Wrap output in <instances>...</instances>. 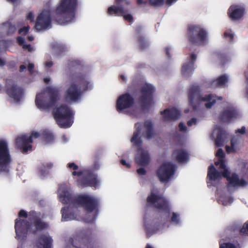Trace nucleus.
Wrapping results in <instances>:
<instances>
[{
	"label": "nucleus",
	"mask_w": 248,
	"mask_h": 248,
	"mask_svg": "<svg viewBox=\"0 0 248 248\" xmlns=\"http://www.w3.org/2000/svg\"><path fill=\"white\" fill-rule=\"evenodd\" d=\"M246 132V128L245 126H242L241 128L238 129L236 130L235 133H239L241 134H244Z\"/></svg>",
	"instance_id": "052dcab7"
},
{
	"label": "nucleus",
	"mask_w": 248,
	"mask_h": 248,
	"mask_svg": "<svg viewBox=\"0 0 248 248\" xmlns=\"http://www.w3.org/2000/svg\"><path fill=\"white\" fill-rule=\"evenodd\" d=\"M135 104V98L129 93L121 95L116 101V108L120 112L125 109L130 108Z\"/></svg>",
	"instance_id": "a211bd4d"
},
{
	"label": "nucleus",
	"mask_w": 248,
	"mask_h": 248,
	"mask_svg": "<svg viewBox=\"0 0 248 248\" xmlns=\"http://www.w3.org/2000/svg\"><path fill=\"white\" fill-rule=\"evenodd\" d=\"M92 231L90 229H84L69 239V243L76 248H93V243L90 241Z\"/></svg>",
	"instance_id": "9d476101"
},
{
	"label": "nucleus",
	"mask_w": 248,
	"mask_h": 248,
	"mask_svg": "<svg viewBox=\"0 0 248 248\" xmlns=\"http://www.w3.org/2000/svg\"><path fill=\"white\" fill-rule=\"evenodd\" d=\"M68 167L71 170H73L75 171L78 170V167L77 165H76L75 163H69L68 164Z\"/></svg>",
	"instance_id": "09e8293b"
},
{
	"label": "nucleus",
	"mask_w": 248,
	"mask_h": 248,
	"mask_svg": "<svg viewBox=\"0 0 248 248\" xmlns=\"http://www.w3.org/2000/svg\"><path fill=\"white\" fill-rule=\"evenodd\" d=\"M207 177L211 181H216L221 179V173L217 171L215 167L211 165L208 167Z\"/></svg>",
	"instance_id": "473e14b6"
},
{
	"label": "nucleus",
	"mask_w": 248,
	"mask_h": 248,
	"mask_svg": "<svg viewBox=\"0 0 248 248\" xmlns=\"http://www.w3.org/2000/svg\"><path fill=\"white\" fill-rule=\"evenodd\" d=\"M136 39L139 44V49L140 50H143L149 46L150 43L144 36H139Z\"/></svg>",
	"instance_id": "c9c22d12"
},
{
	"label": "nucleus",
	"mask_w": 248,
	"mask_h": 248,
	"mask_svg": "<svg viewBox=\"0 0 248 248\" xmlns=\"http://www.w3.org/2000/svg\"><path fill=\"white\" fill-rule=\"evenodd\" d=\"M46 92L49 94V101L47 102L44 98V94L38 93L35 98V104L40 109H47L54 107L60 99L59 90L56 88L48 86Z\"/></svg>",
	"instance_id": "0eeeda50"
},
{
	"label": "nucleus",
	"mask_w": 248,
	"mask_h": 248,
	"mask_svg": "<svg viewBox=\"0 0 248 248\" xmlns=\"http://www.w3.org/2000/svg\"><path fill=\"white\" fill-rule=\"evenodd\" d=\"M151 6H161L164 4V0H149Z\"/></svg>",
	"instance_id": "79ce46f5"
},
{
	"label": "nucleus",
	"mask_w": 248,
	"mask_h": 248,
	"mask_svg": "<svg viewBox=\"0 0 248 248\" xmlns=\"http://www.w3.org/2000/svg\"><path fill=\"white\" fill-rule=\"evenodd\" d=\"M219 248H237V247L233 244L231 243H225L220 244Z\"/></svg>",
	"instance_id": "a18cd8bd"
},
{
	"label": "nucleus",
	"mask_w": 248,
	"mask_h": 248,
	"mask_svg": "<svg viewBox=\"0 0 248 248\" xmlns=\"http://www.w3.org/2000/svg\"><path fill=\"white\" fill-rule=\"evenodd\" d=\"M62 220L68 221L76 218V216L73 212L70 210L69 206L64 207L61 210Z\"/></svg>",
	"instance_id": "72a5a7b5"
},
{
	"label": "nucleus",
	"mask_w": 248,
	"mask_h": 248,
	"mask_svg": "<svg viewBox=\"0 0 248 248\" xmlns=\"http://www.w3.org/2000/svg\"><path fill=\"white\" fill-rule=\"evenodd\" d=\"M16 29L15 27L11 25L9 26V30L8 31V34H9L14 33L16 31Z\"/></svg>",
	"instance_id": "4d7b16f0"
},
{
	"label": "nucleus",
	"mask_w": 248,
	"mask_h": 248,
	"mask_svg": "<svg viewBox=\"0 0 248 248\" xmlns=\"http://www.w3.org/2000/svg\"><path fill=\"white\" fill-rule=\"evenodd\" d=\"M51 17L49 10L44 9L37 16L34 28L37 31L46 30L51 27Z\"/></svg>",
	"instance_id": "2eb2a0df"
},
{
	"label": "nucleus",
	"mask_w": 248,
	"mask_h": 248,
	"mask_svg": "<svg viewBox=\"0 0 248 248\" xmlns=\"http://www.w3.org/2000/svg\"><path fill=\"white\" fill-rule=\"evenodd\" d=\"M231 148L229 146H227L226 148V151L228 153H229L231 151V149H233V147H234V143H233L232 141H231Z\"/></svg>",
	"instance_id": "0e129e2a"
},
{
	"label": "nucleus",
	"mask_w": 248,
	"mask_h": 248,
	"mask_svg": "<svg viewBox=\"0 0 248 248\" xmlns=\"http://www.w3.org/2000/svg\"><path fill=\"white\" fill-rule=\"evenodd\" d=\"M135 127L136 129L131 139V142L138 149V150L140 151L141 149L142 145V141L139 137L141 133V124L139 123H136L135 124Z\"/></svg>",
	"instance_id": "4be33fe9"
},
{
	"label": "nucleus",
	"mask_w": 248,
	"mask_h": 248,
	"mask_svg": "<svg viewBox=\"0 0 248 248\" xmlns=\"http://www.w3.org/2000/svg\"><path fill=\"white\" fill-rule=\"evenodd\" d=\"M238 113L237 109L233 107H228L220 114V119L224 122H230L232 119L236 118Z\"/></svg>",
	"instance_id": "b1692460"
},
{
	"label": "nucleus",
	"mask_w": 248,
	"mask_h": 248,
	"mask_svg": "<svg viewBox=\"0 0 248 248\" xmlns=\"http://www.w3.org/2000/svg\"><path fill=\"white\" fill-rule=\"evenodd\" d=\"M143 127L145 129V132L143 133L144 137L150 140L154 138L155 132L153 128V124L151 121L147 120L144 122Z\"/></svg>",
	"instance_id": "cd10ccee"
},
{
	"label": "nucleus",
	"mask_w": 248,
	"mask_h": 248,
	"mask_svg": "<svg viewBox=\"0 0 248 248\" xmlns=\"http://www.w3.org/2000/svg\"><path fill=\"white\" fill-rule=\"evenodd\" d=\"M34 67V65L32 63H30L28 66V69L30 73H31L33 72Z\"/></svg>",
	"instance_id": "680f3d73"
},
{
	"label": "nucleus",
	"mask_w": 248,
	"mask_h": 248,
	"mask_svg": "<svg viewBox=\"0 0 248 248\" xmlns=\"http://www.w3.org/2000/svg\"><path fill=\"white\" fill-rule=\"evenodd\" d=\"M143 28L141 25H138L135 28V32L136 38L139 36H144L142 34Z\"/></svg>",
	"instance_id": "ea45409f"
},
{
	"label": "nucleus",
	"mask_w": 248,
	"mask_h": 248,
	"mask_svg": "<svg viewBox=\"0 0 248 248\" xmlns=\"http://www.w3.org/2000/svg\"><path fill=\"white\" fill-rule=\"evenodd\" d=\"M5 93L16 101H19L23 93V90L16 84L13 80L7 79L5 85Z\"/></svg>",
	"instance_id": "dca6fc26"
},
{
	"label": "nucleus",
	"mask_w": 248,
	"mask_h": 248,
	"mask_svg": "<svg viewBox=\"0 0 248 248\" xmlns=\"http://www.w3.org/2000/svg\"><path fill=\"white\" fill-rule=\"evenodd\" d=\"M137 172L139 174L141 175H144L146 173V171L143 168H140L137 169Z\"/></svg>",
	"instance_id": "864d4df0"
},
{
	"label": "nucleus",
	"mask_w": 248,
	"mask_h": 248,
	"mask_svg": "<svg viewBox=\"0 0 248 248\" xmlns=\"http://www.w3.org/2000/svg\"><path fill=\"white\" fill-rule=\"evenodd\" d=\"M147 203L155 208L164 211L168 218L170 214V208L168 201L163 196L152 192L147 198Z\"/></svg>",
	"instance_id": "f8f14e48"
},
{
	"label": "nucleus",
	"mask_w": 248,
	"mask_h": 248,
	"mask_svg": "<svg viewBox=\"0 0 248 248\" xmlns=\"http://www.w3.org/2000/svg\"><path fill=\"white\" fill-rule=\"evenodd\" d=\"M224 37L225 38H229L230 42H232L233 40V34L232 32L231 31H227L224 33Z\"/></svg>",
	"instance_id": "c03bdc74"
},
{
	"label": "nucleus",
	"mask_w": 248,
	"mask_h": 248,
	"mask_svg": "<svg viewBox=\"0 0 248 248\" xmlns=\"http://www.w3.org/2000/svg\"><path fill=\"white\" fill-rule=\"evenodd\" d=\"M27 19L30 20L31 22H34V16L33 12H30L28 14Z\"/></svg>",
	"instance_id": "8fccbe9b"
},
{
	"label": "nucleus",
	"mask_w": 248,
	"mask_h": 248,
	"mask_svg": "<svg viewBox=\"0 0 248 248\" xmlns=\"http://www.w3.org/2000/svg\"><path fill=\"white\" fill-rule=\"evenodd\" d=\"M17 41L18 44L20 46L24 45L25 39L24 38L19 36L17 38Z\"/></svg>",
	"instance_id": "6e6d98bb"
},
{
	"label": "nucleus",
	"mask_w": 248,
	"mask_h": 248,
	"mask_svg": "<svg viewBox=\"0 0 248 248\" xmlns=\"http://www.w3.org/2000/svg\"><path fill=\"white\" fill-rule=\"evenodd\" d=\"M218 58L219 59H221L223 60H225L226 59V56L224 54H218Z\"/></svg>",
	"instance_id": "774afa93"
},
{
	"label": "nucleus",
	"mask_w": 248,
	"mask_h": 248,
	"mask_svg": "<svg viewBox=\"0 0 248 248\" xmlns=\"http://www.w3.org/2000/svg\"><path fill=\"white\" fill-rule=\"evenodd\" d=\"M39 136V133L35 132V131H32L30 135H28V137H31V139L32 140L33 138H37Z\"/></svg>",
	"instance_id": "13d9d810"
},
{
	"label": "nucleus",
	"mask_w": 248,
	"mask_h": 248,
	"mask_svg": "<svg viewBox=\"0 0 248 248\" xmlns=\"http://www.w3.org/2000/svg\"><path fill=\"white\" fill-rule=\"evenodd\" d=\"M172 158L179 163L188 161L189 155L187 151L183 149H177L173 151L171 154Z\"/></svg>",
	"instance_id": "5701e85b"
},
{
	"label": "nucleus",
	"mask_w": 248,
	"mask_h": 248,
	"mask_svg": "<svg viewBox=\"0 0 248 248\" xmlns=\"http://www.w3.org/2000/svg\"><path fill=\"white\" fill-rule=\"evenodd\" d=\"M53 65V62L51 61L47 62L45 63V66L47 67H51Z\"/></svg>",
	"instance_id": "338daca9"
},
{
	"label": "nucleus",
	"mask_w": 248,
	"mask_h": 248,
	"mask_svg": "<svg viewBox=\"0 0 248 248\" xmlns=\"http://www.w3.org/2000/svg\"><path fill=\"white\" fill-rule=\"evenodd\" d=\"M122 16L124 17V20L129 22L130 23H132L133 22V17L130 14L125 15V14H124V16Z\"/></svg>",
	"instance_id": "de8ad7c7"
},
{
	"label": "nucleus",
	"mask_w": 248,
	"mask_h": 248,
	"mask_svg": "<svg viewBox=\"0 0 248 248\" xmlns=\"http://www.w3.org/2000/svg\"><path fill=\"white\" fill-rule=\"evenodd\" d=\"M42 138L44 141L47 143L53 141L54 137L52 133L48 130H44L42 133Z\"/></svg>",
	"instance_id": "4c0bfd02"
},
{
	"label": "nucleus",
	"mask_w": 248,
	"mask_h": 248,
	"mask_svg": "<svg viewBox=\"0 0 248 248\" xmlns=\"http://www.w3.org/2000/svg\"><path fill=\"white\" fill-rule=\"evenodd\" d=\"M196 123H197V119L196 118H193L187 122V124L188 126H191L193 124H196Z\"/></svg>",
	"instance_id": "5fc2aeb1"
},
{
	"label": "nucleus",
	"mask_w": 248,
	"mask_h": 248,
	"mask_svg": "<svg viewBox=\"0 0 248 248\" xmlns=\"http://www.w3.org/2000/svg\"><path fill=\"white\" fill-rule=\"evenodd\" d=\"M53 115L57 124L61 127H70L74 122V113L66 105H61L53 111Z\"/></svg>",
	"instance_id": "423d86ee"
},
{
	"label": "nucleus",
	"mask_w": 248,
	"mask_h": 248,
	"mask_svg": "<svg viewBox=\"0 0 248 248\" xmlns=\"http://www.w3.org/2000/svg\"><path fill=\"white\" fill-rule=\"evenodd\" d=\"M23 48L24 49H27L28 50V51H29V52L31 51L32 50V48L30 44H28V45L24 44V45H23Z\"/></svg>",
	"instance_id": "bf43d9fd"
},
{
	"label": "nucleus",
	"mask_w": 248,
	"mask_h": 248,
	"mask_svg": "<svg viewBox=\"0 0 248 248\" xmlns=\"http://www.w3.org/2000/svg\"><path fill=\"white\" fill-rule=\"evenodd\" d=\"M216 155L218 157V161L222 160L223 161H225L224 160V158L225 157V154L222 149H218L216 153Z\"/></svg>",
	"instance_id": "37998d69"
},
{
	"label": "nucleus",
	"mask_w": 248,
	"mask_h": 248,
	"mask_svg": "<svg viewBox=\"0 0 248 248\" xmlns=\"http://www.w3.org/2000/svg\"><path fill=\"white\" fill-rule=\"evenodd\" d=\"M73 176H82L78 179L77 184L78 186L82 187H96L99 181L97 179V175L92 170H85L83 171H74L72 173Z\"/></svg>",
	"instance_id": "9b49d317"
},
{
	"label": "nucleus",
	"mask_w": 248,
	"mask_h": 248,
	"mask_svg": "<svg viewBox=\"0 0 248 248\" xmlns=\"http://www.w3.org/2000/svg\"><path fill=\"white\" fill-rule=\"evenodd\" d=\"M30 28L29 26L24 27L19 30L18 33L19 34L22 33L24 35H26V34L28 33V32L30 30Z\"/></svg>",
	"instance_id": "49530a36"
},
{
	"label": "nucleus",
	"mask_w": 248,
	"mask_h": 248,
	"mask_svg": "<svg viewBox=\"0 0 248 248\" xmlns=\"http://www.w3.org/2000/svg\"><path fill=\"white\" fill-rule=\"evenodd\" d=\"M227 181L228 182V187H244L248 184V183L244 179H239L238 175L236 173H232Z\"/></svg>",
	"instance_id": "a878e982"
},
{
	"label": "nucleus",
	"mask_w": 248,
	"mask_h": 248,
	"mask_svg": "<svg viewBox=\"0 0 248 248\" xmlns=\"http://www.w3.org/2000/svg\"><path fill=\"white\" fill-rule=\"evenodd\" d=\"M77 204L83 208L87 213L95 212V215L91 222H93L98 214L99 201L98 199L88 194L77 195Z\"/></svg>",
	"instance_id": "1a4fd4ad"
},
{
	"label": "nucleus",
	"mask_w": 248,
	"mask_h": 248,
	"mask_svg": "<svg viewBox=\"0 0 248 248\" xmlns=\"http://www.w3.org/2000/svg\"><path fill=\"white\" fill-rule=\"evenodd\" d=\"M52 238L48 236L41 235L38 239V248H51Z\"/></svg>",
	"instance_id": "7c9ffc66"
},
{
	"label": "nucleus",
	"mask_w": 248,
	"mask_h": 248,
	"mask_svg": "<svg viewBox=\"0 0 248 248\" xmlns=\"http://www.w3.org/2000/svg\"><path fill=\"white\" fill-rule=\"evenodd\" d=\"M217 137L215 140V144L217 147L223 146L224 139L226 138L227 133L225 130L218 128L217 129Z\"/></svg>",
	"instance_id": "2f4dec72"
},
{
	"label": "nucleus",
	"mask_w": 248,
	"mask_h": 248,
	"mask_svg": "<svg viewBox=\"0 0 248 248\" xmlns=\"http://www.w3.org/2000/svg\"><path fill=\"white\" fill-rule=\"evenodd\" d=\"M207 32L199 25H189L187 38L188 41L196 46H204L207 42Z\"/></svg>",
	"instance_id": "6e6552de"
},
{
	"label": "nucleus",
	"mask_w": 248,
	"mask_h": 248,
	"mask_svg": "<svg viewBox=\"0 0 248 248\" xmlns=\"http://www.w3.org/2000/svg\"><path fill=\"white\" fill-rule=\"evenodd\" d=\"M160 224L152 222L150 224L145 225V230L147 237H150L153 234L156 233L160 229Z\"/></svg>",
	"instance_id": "c85d7f7f"
},
{
	"label": "nucleus",
	"mask_w": 248,
	"mask_h": 248,
	"mask_svg": "<svg viewBox=\"0 0 248 248\" xmlns=\"http://www.w3.org/2000/svg\"><path fill=\"white\" fill-rule=\"evenodd\" d=\"M246 231L248 232V221L245 223L244 227L240 230L241 233H245Z\"/></svg>",
	"instance_id": "3c124183"
},
{
	"label": "nucleus",
	"mask_w": 248,
	"mask_h": 248,
	"mask_svg": "<svg viewBox=\"0 0 248 248\" xmlns=\"http://www.w3.org/2000/svg\"><path fill=\"white\" fill-rule=\"evenodd\" d=\"M228 81V77L226 75H223L218 77L216 80L212 82L213 85L217 87H222Z\"/></svg>",
	"instance_id": "e433bc0d"
},
{
	"label": "nucleus",
	"mask_w": 248,
	"mask_h": 248,
	"mask_svg": "<svg viewBox=\"0 0 248 248\" xmlns=\"http://www.w3.org/2000/svg\"><path fill=\"white\" fill-rule=\"evenodd\" d=\"M161 114L164 116L165 121H174L180 117V112L176 108H167L161 111Z\"/></svg>",
	"instance_id": "bb28decb"
},
{
	"label": "nucleus",
	"mask_w": 248,
	"mask_h": 248,
	"mask_svg": "<svg viewBox=\"0 0 248 248\" xmlns=\"http://www.w3.org/2000/svg\"><path fill=\"white\" fill-rule=\"evenodd\" d=\"M74 82L65 92L64 100L67 103H76L80 99L83 92L91 89L90 82L86 74L77 70L71 76Z\"/></svg>",
	"instance_id": "f03ea898"
},
{
	"label": "nucleus",
	"mask_w": 248,
	"mask_h": 248,
	"mask_svg": "<svg viewBox=\"0 0 248 248\" xmlns=\"http://www.w3.org/2000/svg\"><path fill=\"white\" fill-rule=\"evenodd\" d=\"M189 105L196 111L199 109L202 102H206L205 106L210 108L216 103L217 100H222L221 96L217 97L212 94H208L202 96V91L200 87L196 84H193L189 87L187 93Z\"/></svg>",
	"instance_id": "39448f33"
},
{
	"label": "nucleus",
	"mask_w": 248,
	"mask_h": 248,
	"mask_svg": "<svg viewBox=\"0 0 248 248\" xmlns=\"http://www.w3.org/2000/svg\"><path fill=\"white\" fill-rule=\"evenodd\" d=\"M60 193L59 195L60 201L63 204L71 203L72 204H77L76 199L77 196H75L71 190L67 188H60Z\"/></svg>",
	"instance_id": "aec40b11"
},
{
	"label": "nucleus",
	"mask_w": 248,
	"mask_h": 248,
	"mask_svg": "<svg viewBox=\"0 0 248 248\" xmlns=\"http://www.w3.org/2000/svg\"><path fill=\"white\" fill-rule=\"evenodd\" d=\"M53 47L58 51L59 54L65 52L66 50V47L64 45L61 44H57L54 46Z\"/></svg>",
	"instance_id": "58836bf2"
},
{
	"label": "nucleus",
	"mask_w": 248,
	"mask_h": 248,
	"mask_svg": "<svg viewBox=\"0 0 248 248\" xmlns=\"http://www.w3.org/2000/svg\"><path fill=\"white\" fill-rule=\"evenodd\" d=\"M175 172V166L171 162L163 163L157 169L156 176L162 183L168 182Z\"/></svg>",
	"instance_id": "4468645a"
},
{
	"label": "nucleus",
	"mask_w": 248,
	"mask_h": 248,
	"mask_svg": "<svg viewBox=\"0 0 248 248\" xmlns=\"http://www.w3.org/2000/svg\"><path fill=\"white\" fill-rule=\"evenodd\" d=\"M165 52L167 56H168V58L170 59L171 58V55L170 53V48L168 47L165 48Z\"/></svg>",
	"instance_id": "69168bd1"
},
{
	"label": "nucleus",
	"mask_w": 248,
	"mask_h": 248,
	"mask_svg": "<svg viewBox=\"0 0 248 248\" xmlns=\"http://www.w3.org/2000/svg\"><path fill=\"white\" fill-rule=\"evenodd\" d=\"M78 6V0H60L52 15V20L60 25L71 22Z\"/></svg>",
	"instance_id": "20e7f679"
},
{
	"label": "nucleus",
	"mask_w": 248,
	"mask_h": 248,
	"mask_svg": "<svg viewBox=\"0 0 248 248\" xmlns=\"http://www.w3.org/2000/svg\"><path fill=\"white\" fill-rule=\"evenodd\" d=\"M135 161L138 165L141 167L147 166L150 161V157L147 152L142 151L140 155L135 158Z\"/></svg>",
	"instance_id": "c756f323"
},
{
	"label": "nucleus",
	"mask_w": 248,
	"mask_h": 248,
	"mask_svg": "<svg viewBox=\"0 0 248 248\" xmlns=\"http://www.w3.org/2000/svg\"><path fill=\"white\" fill-rule=\"evenodd\" d=\"M245 11V9L244 7L238 5H233L231 6L229 8L228 15L232 20H238L243 16Z\"/></svg>",
	"instance_id": "412c9836"
},
{
	"label": "nucleus",
	"mask_w": 248,
	"mask_h": 248,
	"mask_svg": "<svg viewBox=\"0 0 248 248\" xmlns=\"http://www.w3.org/2000/svg\"><path fill=\"white\" fill-rule=\"evenodd\" d=\"M179 130L181 132H184L186 130V127L183 123H180L179 124Z\"/></svg>",
	"instance_id": "603ef678"
},
{
	"label": "nucleus",
	"mask_w": 248,
	"mask_h": 248,
	"mask_svg": "<svg viewBox=\"0 0 248 248\" xmlns=\"http://www.w3.org/2000/svg\"><path fill=\"white\" fill-rule=\"evenodd\" d=\"M170 220L172 223L175 224H179L180 222L179 215L176 213L173 212L172 213Z\"/></svg>",
	"instance_id": "a19ab883"
},
{
	"label": "nucleus",
	"mask_w": 248,
	"mask_h": 248,
	"mask_svg": "<svg viewBox=\"0 0 248 248\" xmlns=\"http://www.w3.org/2000/svg\"><path fill=\"white\" fill-rule=\"evenodd\" d=\"M12 162L8 143L4 140H0V173H8Z\"/></svg>",
	"instance_id": "ddd939ff"
},
{
	"label": "nucleus",
	"mask_w": 248,
	"mask_h": 248,
	"mask_svg": "<svg viewBox=\"0 0 248 248\" xmlns=\"http://www.w3.org/2000/svg\"><path fill=\"white\" fill-rule=\"evenodd\" d=\"M120 162L123 165L125 166L126 168H130V164L129 163H127L125 160L121 159L120 160Z\"/></svg>",
	"instance_id": "e2e57ef3"
},
{
	"label": "nucleus",
	"mask_w": 248,
	"mask_h": 248,
	"mask_svg": "<svg viewBox=\"0 0 248 248\" xmlns=\"http://www.w3.org/2000/svg\"><path fill=\"white\" fill-rule=\"evenodd\" d=\"M33 140L28 135L24 134L18 136L16 140V147L24 154L32 150L31 143Z\"/></svg>",
	"instance_id": "6ab92c4d"
},
{
	"label": "nucleus",
	"mask_w": 248,
	"mask_h": 248,
	"mask_svg": "<svg viewBox=\"0 0 248 248\" xmlns=\"http://www.w3.org/2000/svg\"><path fill=\"white\" fill-rule=\"evenodd\" d=\"M45 215L40 212L31 210L27 212L23 209L18 213V218L15 219V229L18 238L26 237L27 233L36 234L48 228V223L44 221Z\"/></svg>",
	"instance_id": "f257e3e1"
},
{
	"label": "nucleus",
	"mask_w": 248,
	"mask_h": 248,
	"mask_svg": "<svg viewBox=\"0 0 248 248\" xmlns=\"http://www.w3.org/2000/svg\"><path fill=\"white\" fill-rule=\"evenodd\" d=\"M128 90L133 94L139 92L138 103L142 110L144 111L150 108L153 102L155 92V88L152 84L146 83L143 84L141 81L135 79L128 86Z\"/></svg>",
	"instance_id": "7ed1b4c3"
},
{
	"label": "nucleus",
	"mask_w": 248,
	"mask_h": 248,
	"mask_svg": "<svg viewBox=\"0 0 248 248\" xmlns=\"http://www.w3.org/2000/svg\"><path fill=\"white\" fill-rule=\"evenodd\" d=\"M115 3L116 5H112L108 8L107 13L108 15L122 16L128 12V10L124 6L130 4L129 0H115Z\"/></svg>",
	"instance_id": "f3484780"
},
{
	"label": "nucleus",
	"mask_w": 248,
	"mask_h": 248,
	"mask_svg": "<svg viewBox=\"0 0 248 248\" xmlns=\"http://www.w3.org/2000/svg\"><path fill=\"white\" fill-rule=\"evenodd\" d=\"M191 61L185 63L182 67V74L184 77L190 76L194 69V62L197 59V55L194 53L190 55Z\"/></svg>",
	"instance_id": "393cba45"
},
{
	"label": "nucleus",
	"mask_w": 248,
	"mask_h": 248,
	"mask_svg": "<svg viewBox=\"0 0 248 248\" xmlns=\"http://www.w3.org/2000/svg\"><path fill=\"white\" fill-rule=\"evenodd\" d=\"M215 164L217 166H219V169L223 170L222 172H220L221 173V177H224L226 178L227 180H228L231 176L230 175L229 171L226 168L225 161L220 160L219 161L215 162Z\"/></svg>",
	"instance_id": "f704fd0d"
}]
</instances>
